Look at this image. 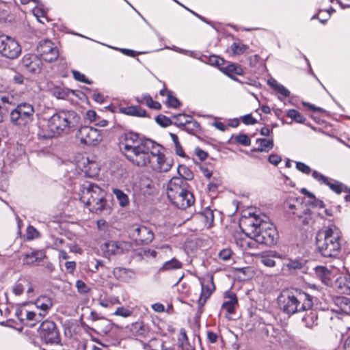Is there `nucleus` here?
<instances>
[{
    "mask_svg": "<svg viewBox=\"0 0 350 350\" xmlns=\"http://www.w3.org/2000/svg\"><path fill=\"white\" fill-rule=\"evenodd\" d=\"M21 50L16 40L0 32V54L2 56L14 59L21 55Z\"/></svg>",
    "mask_w": 350,
    "mask_h": 350,
    "instance_id": "obj_8",
    "label": "nucleus"
},
{
    "mask_svg": "<svg viewBox=\"0 0 350 350\" xmlns=\"http://www.w3.org/2000/svg\"><path fill=\"white\" fill-rule=\"evenodd\" d=\"M235 140L237 143L243 145L245 146H248L251 144V140L250 137L245 134H241L236 137Z\"/></svg>",
    "mask_w": 350,
    "mask_h": 350,
    "instance_id": "obj_55",
    "label": "nucleus"
},
{
    "mask_svg": "<svg viewBox=\"0 0 350 350\" xmlns=\"http://www.w3.org/2000/svg\"><path fill=\"white\" fill-rule=\"evenodd\" d=\"M34 304L37 308L41 310L40 312H44L45 317L49 309L52 307L53 301L49 297L42 295L35 300Z\"/></svg>",
    "mask_w": 350,
    "mask_h": 350,
    "instance_id": "obj_23",
    "label": "nucleus"
},
{
    "mask_svg": "<svg viewBox=\"0 0 350 350\" xmlns=\"http://www.w3.org/2000/svg\"><path fill=\"white\" fill-rule=\"evenodd\" d=\"M26 311L27 310L24 308H18L16 310L15 316L22 323H24Z\"/></svg>",
    "mask_w": 350,
    "mask_h": 350,
    "instance_id": "obj_62",
    "label": "nucleus"
},
{
    "mask_svg": "<svg viewBox=\"0 0 350 350\" xmlns=\"http://www.w3.org/2000/svg\"><path fill=\"white\" fill-rule=\"evenodd\" d=\"M143 100L150 108L159 109L161 107V104L159 102L153 100L149 94H143Z\"/></svg>",
    "mask_w": 350,
    "mask_h": 350,
    "instance_id": "obj_48",
    "label": "nucleus"
},
{
    "mask_svg": "<svg viewBox=\"0 0 350 350\" xmlns=\"http://www.w3.org/2000/svg\"><path fill=\"white\" fill-rule=\"evenodd\" d=\"M256 143L258 147L256 149L258 152H269L273 147V142L272 139H257Z\"/></svg>",
    "mask_w": 350,
    "mask_h": 350,
    "instance_id": "obj_36",
    "label": "nucleus"
},
{
    "mask_svg": "<svg viewBox=\"0 0 350 350\" xmlns=\"http://www.w3.org/2000/svg\"><path fill=\"white\" fill-rule=\"evenodd\" d=\"M296 168L297 170L305 174H309L311 172L310 167L308 165L300 161L296 162Z\"/></svg>",
    "mask_w": 350,
    "mask_h": 350,
    "instance_id": "obj_60",
    "label": "nucleus"
},
{
    "mask_svg": "<svg viewBox=\"0 0 350 350\" xmlns=\"http://www.w3.org/2000/svg\"><path fill=\"white\" fill-rule=\"evenodd\" d=\"M178 178H183L186 182L193 178V174L191 170L184 165H180L178 167Z\"/></svg>",
    "mask_w": 350,
    "mask_h": 350,
    "instance_id": "obj_42",
    "label": "nucleus"
},
{
    "mask_svg": "<svg viewBox=\"0 0 350 350\" xmlns=\"http://www.w3.org/2000/svg\"><path fill=\"white\" fill-rule=\"evenodd\" d=\"M187 186V183L183 178L173 177L169 181L167 186L168 198L186 190Z\"/></svg>",
    "mask_w": 350,
    "mask_h": 350,
    "instance_id": "obj_16",
    "label": "nucleus"
},
{
    "mask_svg": "<svg viewBox=\"0 0 350 350\" xmlns=\"http://www.w3.org/2000/svg\"><path fill=\"white\" fill-rule=\"evenodd\" d=\"M145 254H149L152 258H156L157 255L159 256V258H162V254H165L167 255L168 254L170 256L172 254V247L169 245H163L159 248V251L157 252L156 250H148L144 252Z\"/></svg>",
    "mask_w": 350,
    "mask_h": 350,
    "instance_id": "obj_34",
    "label": "nucleus"
},
{
    "mask_svg": "<svg viewBox=\"0 0 350 350\" xmlns=\"http://www.w3.org/2000/svg\"><path fill=\"white\" fill-rule=\"evenodd\" d=\"M76 287L78 290V292L80 293L85 294L88 293L90 291V288L86 285V284L83 281L80 280L76 282Z\"/></svg>",
    "mask_w": 350,
    "mask_h": 350,
    "instance_id": "obj_59",
    "label": "nucleus"
},
{
    "mask_svg": "<svg viewBox=\"0 0 350 350\" xmlns=\"http://www.w3.org/2000/svg\"><path fill=\"white\" fill-rule=\"evenodd\" d=\"M44 317V312H40L36 313L33 311H29L27 310L23 324L33 327L36 325V323L40 322Z\"/></svg>",
    "mask_w": 350,
    "mask_h": 350,
    "instance_id": "obj_21",
    "label": "nucleus"
},
{
    "mask_svg": "<svg viewBox=\"0 0 350 350\" xmlns=\"http://www.w3.org/2000/svg\"><path fill=\"white\" fill-rule=\"evenodd\" d=\"M37 51L46 62H51L57 59L59 51L50 40H42L37 46Z\"/></svg>",
    "mask_w": 350,
    "mask_h": 350,
    "instance_id": "obj_13",
    "label": "nucleus"
},
{
    "mask_svg": "<svg viewBox=\"0 0 350 350\" xmlns=\"http://www.w3.org/2000/svg\"><path fill=\"white\" fill-rule=\"evenodd\" d=\"M174 120V124L181 129L186 125L189 120H191V116L184 113H179L173 116Z\"/></svg>",
    "mask_w": 350,
    "mask_h": 350,
    "instance_id": "obj_43",
    "label": "nucleus"
},
{
    "mask_svg": "<svg viewBox=\"0 0 350 350\" xmlns=\"http://www.w3.org/2000/svg\"><path fill=\"white\" fill-rule=\"evenodd\" d=\"M106 194V191L96 184L85 182L81 187L80 200L92 213H110L111 208L107 202Z\"/></svg>",
    "mask_w": 350,
    "mask_h": 350,
    "instance_id": "obj_6",
    "label": "nucleus"
},
{
    "mask_svg": "<svg viewBox=\"0 0 350 350\" xmlns=\"http://www.w3.org/2000/svg\"><path fill=\"white\" fill-rule=\"evenodd\" d=\"M228 299L222 304V308L226 310L228 313L232 314L238 304L237 297L235 294L231 293L226 297Z\"/></svg>",
    "mask_w": 350,
    "mask_h": 350,
    "instance_id": "obj_29",
    "label": "nucleus"
},
{
    "mask_svg": "<svg viewBox=\"0 0 350 350\" xmlns=\"http://www.w3.org/2000/svg\"><path fill=\"white\" fill-rule=\"evenodd\" d=\"M119 147L126 158L137 167H149L157 172H167L173 160L162 152L163 147L157 142L141 138L138 133L127 132L119 137Z\"/></svg>",
    "mask_w": 350,
    "mask_h": 350,
    "instance_id": "obj_1",
    "label": "nucleus"
},
{
    "mask_svg": "<svg viewBox=\"0 0 350 350\" xmlns=\"http://www.w3.org/2000/svg\"><path fill=\"white\" fill-rule=\"evenodd\" d=\"M78 167L89 176H93L98 174L99 167L98 163L89 157H82L77 163Z\"/></svg>",
    "mask_w": 350,
    "mask_h": 350,
    "instance_id": "obj_18",
    "label": "nucleus"
},
{
    "mask_svg": "<svg viewBox=\"0 0 350 350\" xmlns=\"http://www.w3.org/2000/svg\"><path fill=\"white\" fill-rule=\"evenodd\" d=\"M166 103L168 107L172 108H177L180 105V101L178 98L172 94V92H167V98Z\"/></svg>",
    "mask_w": 350,
    "mask_h": 350,
    "instance_id": "obj_51",
    "label": "nucleus"
},
{
    "mask_svg": "<svg viewBox=\"0 0 350 350\" xmlns=\"http://www.w3.org/2000/svg\"><path fill=\"white\" fill-rule=\"evenodd\" d=\"M317 317L315 313L310 312L308 314L304 316L302 321L305 323V325L308 328H312L317 324Z\"/></svg>",
    "mask_w": 350,
    "mask_h": 350,
    "instance_id": "obj_45",
    "label": "nucleus"
},
{
    "mask_svg": "<svg viewBox=\"0 0 350 350\" xmlns=\"http://www.w3.org/2000/svg\"><path fill=\"white\" fill-rule=\"evenodd\" d=\"M27 285H29V280L26 278H21L14 284L12 291L16 295H21L24 292Z\"/></svg>",
    "mask_w": 350,
    "mask_h": 350,
    "instance_id": "obj_39",
    "label": "nucleus"
},
{
    "mask_svg": "<svg viewBox=\"0 0 350 350\" xmlns=\"http://www.w3.org/2000/svg\"><path fill=\"white\" fill-rule=\"evenodd\" d=\"M286 266L288 267V269H301L304 267V263L299 259H289L288 262L286 264Z\"/></svg>",
    "mask_w": 350,
    "mask_h": 350,
    "instance_id": "obj_49",
    "label": "nucleus"
},
{
    "mask_svg": "<svg viewBox=\"0 0 350 350\" xmlns=\"http://www.w3.org/2000/svg\"><path fill=\"white\" fill-rule=\"evenodd\" d=\"M267 219L265 215L254 213L250 214L245 223L250 228V234L257 243L271 246L277 242L278 232L273 224Z\"/></svg>",
    "mask_w": 350,
    "mask_h": 350,
    "instance_id": "obj_3",
    "label": "nucleus"
},
{
    "mask_svg": "<svg viewBox=\"0 0 350 350\" xmlns=\"http://www.w3.org/2000/svg\"><path fill=\"white\" fill-rule=\"evenodd\" d=\"M75 90L60 86H56L52 90L53 95L58 99H68L70 95H75Z\"/></svg>",
    "mask_w": 350,
    "mask_h": 350,
    "instance_id": "obj_26",
    "label": "nucleus"
},
{
    "mask_svg": "<svg viewBox=\"0 0 350 350\" xmlns=\"http://www.w3.org/2000/svg\"><path fill=\"white\" fill-rule=\"evenodd\" d=\"M8 104L15 105L14 96L9 94H3L0 96V105Z\"/></svg>",
    "mask_w": 350,
    "mask_h": 350,
    "instance_id": "obj_56",
    "label": "nucleus"
},
{
    "mask_svg": "<svg viewBox=\"0 0 350 350\" xmlns=\"http://www.w3.org/2000/svg\"><path fill=\"white\" fill-rule=\"evenodd\" d=\"M213 276L204 278L201 281V294L198 299L199 305L203 306L215 291Z\"/></svg>",
    "mask_w": 350,
    "mask_h": 350,
    "instance_id": "obj_17",
    "label": "nucleus"
},
{
    "mask_svg": "<svg viewBox=\"0 0 350 350\" xmlns=\"http://www.w3.org/2000/svg\"><path fill=\"white\" fill-rule=\"evenodd\" d=\"M120 112L132 116L136 117H145L146 116V111L142 109L139 105H133L120 108Z\"/></svg>",
    "mask_w": 350,
    "mask_h": 350,
    "instance_id": "obj_24",
    "label": "nucleus"
},
{
    "mask_svg": "<svg viewBox=\"0 0 350 350\" xmlns=\"http://www.w3.org/2000/svg\"><path fill=\"white\" fill-rule=\"evenodd\" d=\"M129 336L133 339L144 342L151 337L150 328L144 321H136L129 325L126 327Z\"/></svg>",
    "mask_w": 350,
    "mask_h": 350,
    "instance_id": "obj_12",
    "label": "nucleus"
},
{
    "mask_svg": "<svg viewBox=\"0 0 350 350\" xmlns=\"http://www.w3.org/2000/svg\"><path fill=\"white\" fill-rule=\"evenodd\" d=\"M88 319L92 321H96L98 320L103 319V320H106L107 322L110 323V321L105 319L103 316L101 315V314L97 312L95 310H92L90 312V316L88 317ZM110 329H111V325H110V323H109V325L106 327V329H105V332L107 333Z\"/></svg>",
    "mask_w": 350,
    "mask_h": 350,
    "instance_id": "obj_46",
    "label": "nucleus"
},
{
    "mask_svg": "<svg viewBox=\"0 0 350 350\" xmlns=\"http://www.w3.org/2000/svg\"><path fill=\"white\" fill-rule=\"evenodd\" d=\"M34 113V107L31 104L26 102L21 103L11 111L10 122L18 127H25L33 121Z\"/></svg>",
    "mask_w": 350,
    "mask_h": 350,
    "instance_id": "obj_7",
    "label": "nucleus"
},
{
    "mask_svg": "<svg viewBox=\"0 0 350 350\" xmlns=\"http://www.w3.org/2000/svg\"><path fill=\"white\" fill-rule=\"evenodd\" d=\"M268 161L270 163L278 165L282 161V158L277 154H271L268 158Z\"/></svg>",
    "mask_w": 350,
    "mask_h": 350,
    "instance_id": "obj_64",
    "label": "nucleus"
},
{
    "mask_svg": "<svg viewBox=\"0 0 350 350\" xmlns=\"http://www.w3.org/2000/svg\"><path fill=\"white\" fill-rule=\"evenodd\" d=\"M247 48V45L238 42H233L230 46V50L233 55L243 54Z\"/></svg>",
    "mask_w": 350,
    "mask_h": 350,
    "instance_id": "obj_47",
    "label": "nucleus"
},
{
    "mask_svg": "<svg viewBox=\"0 0 350 350\" xmlns=\"http://www.w3.org/2000/svg\"><path fill=\"white\" fill-rule=\"evenodd\" d=\"M36 5L32 9V12L33 15L37 18L38 21L40 23H43L44 22L41 20V18H45L46 11L44 8V5L39 1L36 2Z\"/></svg>",
    "mask_w": 350,
    "mask_h": 350,
    "instance_id": "obj_41",
    "label": "nucleus"
},
{
    "mask_svg": "<svg viewBox=\"0 0 350 350\" xmlns=\"http://www.w3.org/2000/svg\"><path fill=\"white\" fill-rule=\"evenodd\" d=\"M72 73L73 78L77 81L85 83L87 84H91L92 83V81L88 79L83 74L81 73L77 70H72Z\"/></svg>",
    "mask_w": 350,
    "mask_h": 350,
    "instance_id": "obj_53",
    "label": "nucleus"
},
{
    "mask_svg": "<svg viewBox=\"0 0 350 350\" xmlns=\"http://www.w3.org/2000/svg\"><path fill=\"white\" fill-rule=\"evenodd\" d=\"M274 258H281V256L276 252L262 254L260 257V262L265 266L273 267L275 265V262L273 260Z\"/></svg>",
    "mask_w": 350,
    "mask_h": 350,
    "instance_id": "obj_28",
    "label": "nucleus"
},
{
    "mask_svg": "<svg viewBox=\"0 0 350 350\" xmlns=\"http://www.w3.org/2000/svg\"><path fill=\"white\" fill-rule=\"evenodd\" d=\"M101 250L105 256L109 257L111 255L121 253L122 250L118 242L110 241L101 245Z\"/></svg>",
    "mask_w": 350,
    "mask_h": 350,
    "instance_id": "obj_20",
    "label": "nucleus"
},
{
    "mask_svg": "<svg viewBox=\"0 0 350 350\" xmlns=\"http://www.w3.org/2000/svg\"><path fill=\"white\" fill-rule=\"evenodd\" d=\"M46 258V252L43 250H34L31 253L25 255L27 263L33 265L36 262H40Z\"/></svg>",
    "mask_w": 350,
    "mask_h": 350,
    "instance_id": "obj_27",
    "label": "nucleus"
},
{
    "mask_svg": "<svg viewBox=\"0 0 350 350\" xmlns=\"http://www.w3.org/2000/svg\"><path fill=\"white\" fill-rule=\"evenodd\" d=\"M40 338L46 344H57L60 342L59 332L52 321L42 322L38 329Z\"/></svg>",
    "mask_w": 350,
    "mask_h": 350,
    "instance_id": "obj_9",
    "label": "nucleus"
},
{
    "mask_svg": "<svg viewBox=\"0 0 350 350\" xmlns=\"http://www.w3.org/2000/svg\"><path fill=\"white\" fill-rule=\"evenodd\" d=\"M335 304L339 307L341 311L350 314V298L338 297L335 299Z\"/></svg>",
    "mask_w": 350,
    "mask_h": 350,
    "instance_id": "obj_38",
    "label": "nucleus"
},
{
    "mask_svg": "<svg viewBox=\"0 0 350 350\" xmlns=\"http://www.w3.org/2000/svg\"><path fill=\"white\" fill-rule=\"evenodd\" d=\"M278 299L282 310L288 315L309 310L313 306L312 297L302 291H284Z\"/></svg>",
    "mask_w": 350,
    "mask_h": 350,
    "instance_id": "obj_5",
    "label": "nucleus"
},
{
    "mask_svg": "<svg viewBox=\"0 0 350 350\" xmlns=\"http://www.w3.org/2000/svg\"><path fill=\"white\" fill-rule=\"evenodd\" d=\"M221 70L223 72L228 76L233 78L234 75H243L242 68L235 64H230L222 68Z\"/></svg>",
    "mask_w": 350,
    "mask_h": 350,
    "instance_id": "obj_31",
    "label": "nucleus"
},
{
    "mask_svg": "<svg viewBox=\"0 0 350 350\" xmlns=\"http://www.w3.org/2000/svg\"><path fill=\"white\" fill-rule=\"evenodd\" d=\"M77 138L81 144L94 146L102 140L100 131L89 126H81L77 132Z\"/></svg>",
    "mask_w": 350,
    "mask_h": 350,
    "instance_id": "obj_11",
    "label": "nucleus"
},
{
    "mask_svg": "<svg viewBox=\"0 0 350 350\" xmlns=\"http://www.w3.org/2000/svg\"><path fill=\"white\" fill-rule=\"evenodd\" d=\"M132 314L133 311L131 310L124 307L117 308L116 311L113 312V315L122 317L124 318L129 317L132 315Z\"/></svg>",
    "mask_w": 350,
    "mask_h": 350,
    "instance_id": "obj_50",
    "label": "nucleus"
},
{
    "mask_svg": "<svg viewBox=\"0 0 350 350\" xmlns=\"http://www.w3.org/2000/svg\"><path fill=\"white\" fill-rule=\"evenodd\" d=\"M194 152L200 161L205 160L208 157V153L198 147L195 148Z\"/></svg>",
    "mask_w": 350,
    "mask_h": 350,
    "instance_id": "obj_63",
    "label": "nucleus"
},
{
    "mask_svg": "<svg viewBox=\"0 0 350 350\" xmlns=\"http://www.w3.org/2000/svg\"><path fill=\"white\" fill-rule=\"evenodd\" d=\"M193 161L196 164L199 165V167H200L202 173L203 174V175L206 178H210L213 174V165L211 163L206 164V163H202L201 162H198L195 159H193Z\"/></svg>",
    "mask_w": 350,
    "mask_h": 350,
    "instance_id": "obj_44",
    "label": "nucleus"
},
{
    "mask_svg": "<svg viewBox=\"0 0 350 350\" xmlns=\"http://www.w3.org/2000/svg\"><path fill=\"white\" fill-rule=\"evenodd\" d=\"M302 200L299 198L290 200L286 203V208L291 211L293 215L301 217V211H298L301 206Z\"/></svg>",
    "mask_w": 350,
    "mask_h": 350,
    "instance_id": "obj_32",
    "label": "nucleus"
},
{
    "mask_svg": "<svg viewBox=\"0 0 350 350\" xmlns=\"http://www.w3.org/2000/svg\"><path fill=\"white\" fill-rule=\"evenodd\" d=\"M78 120L79 117L74 111H59L48 119L46 125L42 126L39 135L43 138L49 139L68 133Z\"/></svg>",
    "mask_w": 350,
    "mask_h": 350,
    "instance_id": "obj_2",
    "label": "nucleus"
},
{
    "mask_svg": "<svg viewBox=\"0 0 350 350\" xmlns=\"http://www.w3.org/2000/svg\"><path fill=\"white\" fill-rule=\"evenodd\" d=\"M325 185L328 186L332 191L338 194L341 193L342 192L350 191V189H348L343 183L331 178H329V181L325 184Z\"/></svg>",
    "mask_w": 350,
    "mask_h": 350,
    "instance_id": "obj_30",
    "label": "nucleus"
},
{
    "mask_svg": "<svg viewBox=\"0 0 350 350\" xmlns=\"http://www.w3.org/2000/svg\"><path fill=\"white\" fill-rule=\"evenodd\" d=\"M312 176L320 184L325 185L329 181V177L324 176L316 170L312 172Z\"/></svg>",
    "mask_w": 350,
    "mask_h": 350,
    "instance_id": "obj_52",
    "label": "nucleus"
},
{
    "mask_svg": "<svg viewBox=\"0 0 350 350\" xmlns=\"http://www.w3.org/2000/svg\"><path fill=\"white\" fill-rule=\"evenodd\" d=\"M129 235L138 245H148L154 238V234L150 228L138 224L133 225L130 228Z\"/></svg>",
    "mask_w": 350,
    "mask_h": 350,
    "instance_id": "obj_10",
    "label": "nucleus"
},
{
    "mask_svg": "<svg viewBox=\"0 0 350 350\" xmlns=\"http://www.w3.org/2000/svg\"><path fill=\"white\" fill-rule=\"evenodd\" d=\"M204 225L206 228H210L214 221V214L213 210L206 208L200 214Z\"/></svg>",
    "mask_w": 350,
    "mask_h": 350,
    "instance_id": "obj_33",
    "label": "nucleus"
},
{
    "mask_svg": "<svg viewBox=\"0 0 350 350\" xmlns=\"http://www.w3.org/2000/svg\"><path fill=\"white\" fill-rule=\"evenodd\" d=\"M112 192L122 207H124L129 204L128 196L121 189L116 188L113 189Z\"/></svg>",
    "mask_w": 350,
    "mask_h": 350,
    "instance_id": "obj_40",
    "label": "nucleus"
},
{
    "mask_svg": "<svg viewBox=\"0 0 350 350\" xmlns=\"http://www.w3.org/2000/svg\"><path fill=\"white\" fill-rule=\"evenodd\" d=\"M279 95L278 98L282 100L284 98H287L290 96V92L283 85H280L277 87V90H275Z\"/></svg>",
    "mask_w": 350,
    "mask_h": 350,
    "instance_id": "obj_54",
    "label": "nucleus"
},
{
    "mask_svg": "<svg viewBox=\"0 0 350 350\" xmlns=\"http://www.w3.org/2000/svg\"><path fill=\"white\" fill-rule=\"evenodd\" d=\"M21 66L23 67L27 72L37 75L42 70V62L41 59L36 55L32 53L25 54L21 61Z\"/></svg>",
    "mask_w": 350,
    "mask_h": 350,
    "instance_id": "obj_14",
    "label": "nucleus"
},
{
    "mask_svg": "<svg viewBox=\"0 0 350 350\" xmlns=\"http://www.w3.org/2000/svg\"><path fill=\"white\" fill-rule=\"evenodd\" d=\"M286 113L288 118L297 123L305 124L306 121V117L296 109H288Z\"/></svg>",
    "mask_w": 350,
    "mask_h": 350,
    "instance_id": "obj_37",
    "label": "nucleus"
},
{
    "mask_svg": "<svg viewBox=\"0 0 350 350\" xmlns=\"http://www.w3.org/2000/svg\"><path fill=\"white\" fill-rule=\"evenodd\" d=\"M173 204L180 209H186L194 203V197L192 193L187 189L176 194L169 198Z\"/></svg>",
    "mask_w": 350,
    "mask_h": 350,
    "instance_id": "obj_15",
    "label": "nucleus"
},
{
    "mask_svg": "<svg viewBox=\"0 0 350 350\" xmlns=\"http://www.w3.org/2000/svg\"><path fill=\"white\" fill-rule=\"evenodd\" d=\"M336 286L342 293L350 295V275H342L337 278Z\"/></svg>",
    "mask_w": 350,
    "mask_h": 350,
    "instance_id": "obj_25",
    "label": "nucleus"
},
{
    "mask_svg": "<svg viewBox=\"0 0 350 350\" xmlns=\"http://www.w3.org/2000/svg\"><path fill=\"white\" fill-rule=\"evenodd\" d=\"M183 267V264L182 262L176 258H172L163 262V264L159 268L158 273H161L175 271L182 269Z\"/></svg>",
    "mask_w": 350,
    "mask_h": 350,
    "instance_id": "obj_19",
    "label": "nucleus"
},
{
    "mask_svg": "<svg viewBox=\"0 0 350 350\" xmlns=\"http://www.w3.org/2000/svg\"><path fill=\"white\" fill-rule=\"evenodd\" d=\"M232 255V251L229 248L223 249L219 253V258L223 260H228Z\"/></svg>",
    "mask_w": 350,
    "mask_h": 350,
    "instance_id": "obj_61",
    "label": "nucleus"
},
{
    "mask_svg": "<svg viewBox=\"0 0 350 350\" xmlns=\"http://www.w3.org/2000/svg\"><path fill=\"white\" fill-rule=\"evenodd\" d=\"M156 122L162 126H167L172 123L170 119L163 115L157 116Z\"/></svg>",
    "mask_w": 350,
    "mask_h": 350,
    "instance_id": "obj_58",
    "label": "nucleus"
},
{
    "mask_svg": "<svg viewBox=\"0 0 350 350\" xmlns=\"http://www.w3.org/2000/svg\"><path fill=\"white\" fill-rule=\"evenodd\" d=\"M341 232L335 226H330L319 230L316 235V245L318 252L325 258L337 256L340 251Z\"/></svg>",
    "mask_w": 350,
    "mask_h": 350,
    "instance_id": "obj_4",
    "label": "nucleus"
},
{
    "mask_svg": "<svg viewBox=\"0 0 350 350\" xmlns=\"http://www.w3.org/2000/svg\"><path fill=\"white\" fill-rule=\"evenodd\" d=\"M113 275L117 280L128 282L133 278L134 273L131 269L119 267L113 269Z\"/></svg>",
    "mask_w": 350,
    "mask_h": 350,
    "instance_id": "obj_22",
    "label": "nucleus"
},
{
    "mask_svg": "<svg viewBox=\"0 0 350 350\" xmlns=\"http://www.w3.org/2000/svg\"><path fill=\"white\" fill-rule=\"evenodd\" d=\"M200 124L191 116V120H189L182 130L187 131L189 134L196 135L200 132Z\"/></svg>",
    "mask_w": 350,
    "mask_h": 350,
    "instance_id": "obj_35",
    "label": "nucleus"
},
{
    "mask_svg": "<svg viewBox=\"0 0 350 350\" xmlns=\"http://www.w3.org/2000/svg\"><path fill=\"white\" fill-rule=\"evenodd\" d=\"M39 237L38 231L31 226H29L27 228V239L31 240Z\"/></svg>",
    "mask_w": 350,
    "mask_h": 350,
    "instance_id": "obj_57",
    "label": "nucleus"
}]
</instances>
